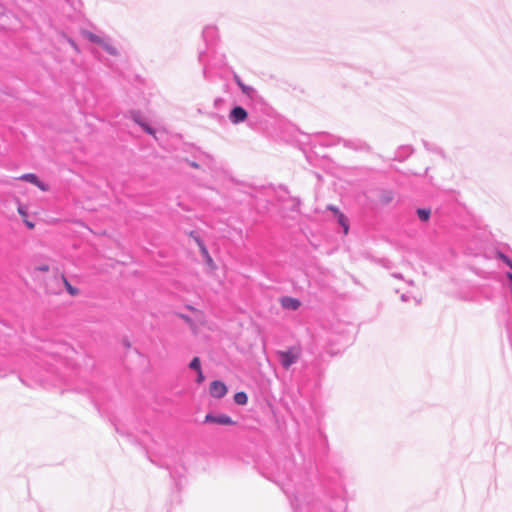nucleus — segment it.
Segmentation results:
<instances>
[{"mask_svg":"<svg viewBox=\"0 0 512 512\" xmlns=\"http://www.w3.org/2000/svg\"><path fill=\"white\" fill-rule=\"evenodd\" d=\"M54 281L55 282L61 281L62 284L64 285L67 293L70 296L76 297L80 294V290L77 287L72 286L70 284V282L68 281L67 277L63 273H61L58 277H55Z\"/></svg>","mask_w":512,"mask_h":512,"instance_id":"obj_6","label":"nucleus"},{"mask_svg":"<svg viewBox=\"0 0 512 512\" xmlns=\"http://www.w3.org/2000/svg\"><path fill=\"white\" fill-rule=\"evenodd\" d=\"M499 257L512 269V262L507 256L500 254Z\"/></svg>","mask_w":512,"mask_h":512,"instance_id":"obj_16","label":"nucleus"},{"mask_svg":"<svg viewBox=\"0 0 512 512\" xmlns=\"http://www.w3.org/2000/svg\"><path fill=\"white\" fill-rule=\"evenodd\" d=\"M204 379L205 378H204L202 370H200V372H197V382L202 383L204 381Z\"/></svg>","mask_w":512,"mask_h":512,"instance_id":"obj_19","label":"nucleus"},{"mask_svg":"<svg viewBox=\"0 0 512 512\" xmlns=\"http://www.w3.org/2000/svg\"><path fill=\"white\" fill-rule=\"evenodd\" d=\"M17 212L21 216L24 224L26 225V227L28 229L32 230V229L35 228V223L28 219V212H27L26 208L23 205H19L17 207Z\"/></svg>","mask_w":512,"mask_h":512,"instance_id":"obj_9","label":"nucleus"},{"mask_svg":"<svg viewBox=\"0 0 512 512\" xmlns=\"http://www.w3.org/2000/svg\"><path fill=\"white\" fill-rule=\"evenodd\" d=\"M81 34L85 38H87L89 41L94 42L98 45H101L108 53H110L112 55H115L117 53L116 48L114 46H112L111 44L107 43L100 36L90 32V31H87V30L81 31Z\"/></svg>","mask_w":512,"mask_h":512,"instance_id":"obj_1","label":"nucleus"},{"mask_svg":"<svg viewBox=\"0 0 512 512\" xmlns=\"http://www.w3.org/2000/svg\"><path fill=\"white\" fill-rule=\"evenodd\" d=\"M508 278L510 279V281L512 282V274H508Z\"/></svg>","mask_w":512,"mask_h":512,"instance_id":"obj_24","label":"nucleus"},{"mask_svg":"<svg viewBox=\"0 0 512 512\" xmlns=\"http://www.w3.org/2000/svg\"><path fill=\"white\" fill-rule=\"evenodd\" d=\"M189 367L193 370H195L196 372H200L201 369V362H200V359L199 357H194L190 364H189Z\"/></svg>","mask_w":512,"mask_h":512,"instance_id":"obj_14","label":"nucleus"},{"mask_svg":"<svg viewBox=\"0 0 512 512\" xmlns=\"http://www.w3.org/2000/svg\"><path fill=\"white\" fill-rule=\"evenodd\" d=\"M209 392L212 397L220 399L227 394L228 389L223 382L216 380L210 384Z\"/></svg>","mask_w":512,"mask_h":512,"instance_id":"obj_3","label":"nucleus"},{"mask_svg":"<svg viewBox=\"0 0 512 512\" xmlns=\"http://www.w3.org/2000/svg\"><path fill=\"white\" fill-rule=\"evenodd\" d=\"M187 163L192 167V168H195V169H199L200 168V165L197 163V162H194V161H189V160H186Z\"/></svg>","mask_w":512,"mask_h":512,"instance_id":"obj_20","label":"nucleus"},{"mask_svg":"<svg viewBox=\"0 0 512 512\" xmlns=\"http://www.w3.org/2000/svg\"><path fill=\"white\" fill-rule=\"evenodd\" d=\"M19 179L37 186L42 191L49 190V186L47 184H45L44 182H42L41 180H39L37 175L34 173L23 174L22 176L19 177Z\"/></svg>","mask_w":512,"mask_h":512,"instance_id":"obj_4","label":"nucleus"},{"mask_svg":"<svg viewBox=\"0 0 512 512\" xmlns=\"http://www.w3.org/2000/svg\"><path fill=\"white\" fill-rule=\"evenodd\" d=\"M206 423H216V424H219V425H234L235 422L227 415H218V416H214L212 414H207L205 416V420H204Z\"/></svg>","mask_w":512,"mask_h":512,"instance_id":"obj_5","label":"nucleus"},{"mask_svg":"<svg viewBox=\"0 0 512 512\" xmlns=\"http://www.w3.org/2000/svg\"><path fill=\"white\" fill-rule=\"evenodd\" d=\"M234 401L238 405H245L248 401V397L245 392H237L234 395Z\"/></svg>","mask_w":512,"mask_h":512,"instance_id":"obj_12","label":"nucleus"},{"mask_svg":"<svg viewBox=\"0 0 512 512\" xmlns=\"http://www.w3.org/2000/svg\"><path fill=\"white\" fill-rule=\"evenodd\" d=\"M69 43L71 44V46H72L76 51H78V46L75 44V42H74V41L69 40Z\"/></svg>","mask_w":512,"mask_h":512,"instance_id":"obj_23","label":"nucleus"},{"mask_svg":"<svg viewBox=\"0 0 512 512\" xmlns=\"http://www.w3.org/2000/svg\"><path fill=\"white\" fill-rule=\"evenodd\" d=\"M36 269L40 272H48L49 266L47 264H44V265L38 266Z\"/></svg>","mask_w":512,"mask_h":512,"instance_id":"obj_18","label":"nucleus"},{"mask_svg":"<svg viewBox=\"0 0 512 512\" xmlns=\"http://www.w3.org/2000/svg\"><path fill=\"white\" fill-rule=\"evenodd\" d=\"M329 209L335 214V216H338V213H341L337 207L330 206Z\"/></svg>","mask_w":512,"mask_h":512,"instance_id":"obj_21","label":"nucleus"},{"mask_svg":"<svg viewBox=\"0 0 512 512\" xmlns=\"http://www.w3.org/2000/svg\"><path fill=\"white\" fill-rule=\"evenodd\" d=\"M247 118V112L242 107L238 106L232 109L230 119L233 123H239Z\"/></svg>","mask_w":512,"mask_h":512,"instance_id":"obj_7","label":"nucleus"},{"mask_svg":"<svg viewBox=\"0 0 512 512\" xmlns=\"http://www.w3.org/2000/svg\"><path fill=\"white\" fill-rule=\"evenodd\" d=\"M199 247H200V250H201L202 254H203V255H204V256H205L209 261H211L212 259H211L210 255H209V253H208V251H207V249H206L205 245H204L202 242H199Z\"/></svg>","mask_w":512,"mask_h":512,"instance_id":"obj_15","label":"nucleus"},{"mask_svg":"<svg viewBox=\"0 0 512 512\" xmlns=\"http://www.w3.org/2000/svg\"><path fill=\"white\" fill-rule=\"evenodd\" d=\"M48 292L53 295H60L62 291H61V289H59L57 287V288H48Z\"/></svg>","mask_w":512,"mask_h":512,"instance_id":"obj_17","label":"nucleus"},{"mask_svg":"<svg viewBox=\"0 0 512 512\" xmlns=\"http://www.w3.org/2000/svg\"><path fill=\"white\" fill-rule=\"evenodd\" d=\"M282 366L288 369L299 358V352L294 350L281 351L278 353Z\"/></svg>","mask_w":512,"mask_h":512,"instance_id":"obj_2","label":"nucleus"},{"mask_svg":"<svg viewBox=\"0 0 512 512\" xmlns=\"http://www.w3.org/2000/svg\"><path fill=\"white\" fill-rule=\"evenodd\" d=\"M338 223L343 227L344 234L347 235L349 232V222L343 213H338Z\"/></svg>","mask_w":512,"mask_h":512,"instance_id":"obj_11","label":"nucleus"},{"mask_svg":"<svg viewBox=\"0 0 512 512\" xmlns=\"http://www.w3.org/2000/svg\"><path fill=\"white\" fill-rule=\"evenodd\" d=\"M281 304L284 308L290 310H297L301 303L298 299L292 297H284L281 299Z\"/></svg>","mask_w":512,"mask_h":512,"instance_id":"obj_8","label":"nucleus"},{"mask_svg":"<svg viewBox=\"0 0 512 512\" xmlns=\"http://www.w3.org/2000/svg\"><path fill=\"white\" fill-rule=\"evenodd\" d=\"M417 216L422 222H428L431 216V209L430 208H419L416 211Z\"/></svg>","mask_w":512,"mask_h":512,"instance_id":"obj_10","label":"nucleus"},{"mask_svg":"<svg viewBox=\"0 0 512 512\" xmlns=\"http://www.w3.org/2000/svg\"><path fill=\"white\" fill-rule=\"evenodd\" d=\"M134 120L144 129L145 132L155 137V130L153 128L145 122L140 121L137 117H134Z\"/></svg>","mask_w":512,"mask_h":512,"instance_id":"obj_13","label":"nucleus"},{"mask_svg":"<svg viewBox=\"0 0 512 512\" xmlns=\"http://www.w3.org/2000/svg\"><path fill=\"white\" fill-rule=\"evenodd\" d=\"M392 200V196L389 194L385 197V199L383 200V202L385 203H389L390 201Z\"/></svg>","mask_w":512,"mask_h":512,"instance_id":"obj_22","label":"nucleus"}]
</instances>
